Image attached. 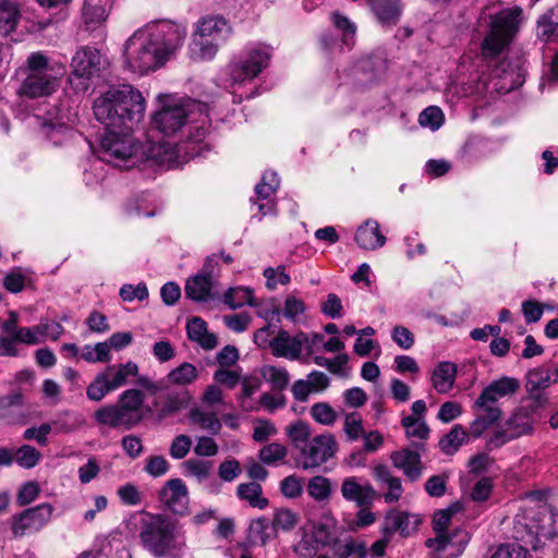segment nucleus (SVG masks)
Segmentation results:
<instances>
[{
	"label": "nucleus",
	"instance_id": "f257e3e1",
	"mask_svg": "<svg viewBox=\"0 0 558 558\" xmlns=\"http://www.w3.org/2000/svg\"><path fill=\"white\" fill-rule=\"evenodd\" d=\"M185 35L184 27L169 21L137 29L125 43L126 66L138 75L155 71L182 46Z\"/></svg>",
	"mask_w": 558,
	"mask_h": 558
},
{
	"label": "nucleus",
	"instance_id": "f03ea898",
	"mask_svg": "<svg viewBox=\"0 0 558 558\" xmlns=\"http://www.w3.org/2000/svg\"><path fill=\"white\" fill-rule=\"evenodd\" d=\"M153 128L166 137L187 130L190 144H202L210 120L207 106L193 99L167 100L151 118Z\"/></svg>",
	"mask_w": 558,
	"mask_h": 558
},
{
	"label": "nucleus",
	"instance_id": "7ed1b4c3",
	"mask_svg": "<svg viewBox=\"0 0 558 558\" xmlns=\"http://www.w3.org/2000/svg\"><path fill=\"white\" fill-rule=\"evenodd\" d=\"M146 102L140 90L122 84L100 94L93 105L94 116L107 130L131 131L144 117Z\"/></svg>",
	"mask_w": 558,
	"mask_h": 558
},
{
	"label": "nucleus",
	"instance_id": "20e7f679",
	"mask_svg": "<svg viewBox=\"0 0 558 558\" xmlns=\"http://www.w3.org/2000/svg\"><path fill=\"white\" fill-rule=\"evenodd\" d=\"M558 511L542 498L538 492L527 494L515 514V538L537 548L544 541L557 535Z\"/></svg>",
	"mask_w": 558,
	"mask_h": 558
},
{
	"label": "nucleus",
	"instance_id": "39448f33",
	"mask_svg": "<svg viewBox=\"0 0 558 558\" xmlns=\"http://www.w3.org/2000/svg\"><path fill=\"white\" fill-rule=\"evenodd\" d=\"M138 537L143 548L155 558H182L186 549L183 525L166 514L147 513Z\"/></svg>",
	"mask_w": 558,
	"mask_h": 558
},
{
	"label": "nucleus",
	"instance_id": "423d86ee",
	"mask_svg": "<svg viewBox=\"0 0 558 558\" xmlns=\"http://www.w3.org/2000/svg\"><path fill=\"white\" fill-rule=\"evenodd\" d=\"M64 72L62 63L51 62L41 52H33L15 73L20 83L16 92L29 99L51 96L59 88Z\"/></svg>",
	"mask_w": 558,
	"mask_h": 558
},
{
	"label": "nucleus",
	"instance_id": "0eeeda50",
	"mask_svg": "<svg viewBox=\"0 0 558 558\" xmlns=\"http://www.w3.org/2000/svg\"><path fill=\"white\" fill-rule=\"evenodd\" d=\"M522 21V9L514 7L502 10L490 17L489 32L482 43L485 58L498 56L512 40Z\"/></svg>",
	"mask_w": 558,
	"mask_h": 558
},
{
	"label": "nucleus",
	"instance_id": "6e6552de",
	"mask_svg": "<svg viewBox=\"0 0 558 558\" xmlns=\"http://www.w3.org/2000/svg\"><path fill=\"white\" fill-rule=\"evenodd\" d=\"M126 131L108 130L100 141L99 158L118 168L138 165V143Z\"/></svg>",
	"mask_w": 558,
	"mask_h": 558
},
{
	"label": "nucleus",
	"instance_id": "1a4fd4ad",
	"mask_svg": "<svg viewBox=\"0 0 558 558\" xmlns=\"http://www.w3.org/2000/svg\"><path fill=\"white\" fill-rule=\"evenodd\" d=\"M138 371V365L132 361L108 366L105 371L98 373L87 386L86 396L88 400L101 401L108 393L126 385L129 377L137 376Z\"/></svg>",
	"mask_w": 558,
	"mask_h": 558
},
{
	"label": "nucleus",
	"instance_id": "9d476101",
	"mask_svg": "<svg viewBox=\"0 0 558 558\" xmlns=\"http://www.w3.org/2000/svg\"><path fill=\"white\" fill-rule=\"evenodd\" d=\"M107 64V59L98 49L88 46L81 47L71 60L70 83L75 86V89L85 92L89 82L100 76Z\"/></svg>",
	"mask_w": 558,
	"mask_h": 558
},
{
	"label": "nucleus",
	"instance_id": "9b49d317",
	"mask_svg": "<svg viewBox=\"0 0 558 558\" xmlns=\"http://www.w3.org/2000/svg\"><path fill=\"white\" fill-rule=\"evenodd\" d=\"M539 408L535 403L517 408L504 426L494 432L487 447L489 449L499 448L513 439L532 434L536 422L534 413Z\"/></svg>",
	"mask_w": 558,
	"mask_h": 558
},
{
	"label": "nucleus",
	"instance_id": "f8f14e48",
	"mask_svg": "<svg viewBox=\"0 0 558 558\" xmlns=\"http://www.w3.org/2000/svg\"><path fill=\"white\" fill-rule=\"evenodd\" d=\"M337 451L338 442L335 436L324 433L303 445L298 463L303 470L316 469L333 458Z\"/></svg>",
	"mask_w": 558,
	"mask_h": 558
},
{
	"label": "nucleus",
	"instance_id": "ddd939ff",
	"mask_svg": "<svg viewBox=\"0 0 558 558\" xmlns=\"http://www.w3.org/2000/svg\"><path fill=\"white\" fill-rule=\"evenodd\" d=\"M270 54L266 49H251L246 56L228 66V76L231 84H241L256 77L267 65Z\"/></svg>",
	"mask_w": 558,
	"mask_h": 558
},
{
	"label": "nucleus",
	"instance_id": "4468645a",
	"mask_svg": "<svg viewBox=\"0 0 558 558\" xmlns=\"http://www.w3.org/2000/svg\"><path fill=\"white\" fill-rule=\"evenodd\" d=\"M52 512L50 504H40L15 514L11 524L13 535L22 537L40 531L51 520Z\"/></svg>",
	"mask_w": 558,
	"mask_h": 558
},
{
	"label": "nucleus",
	"instance_id": "2eb2a0df",
	"mask_svg": "<svg viewBox=\"0 0 558 558\" xmlns=\"http://www.w3.org/2000/svg\"><path fill=\"white\" fill-rule=\"evenodd\" d=\"M216 267V259L214 257H208L204 263L201 272L186 280L184 288L186 298L197 302H205L211 299Z\"/></svg>",
	"mask_w": 558,
	"mask_h": 558
},
{
	"label": "nucleus",
	"instance_id": "dca6fc26",
	"mask_svg": "<svg viewBox=\"0 0 558 558\" xmlns=\"http://www.w3.org/2000/svg\"><path fill=\"white\" fill-rule=\"evenodd\" d=\"M424 450V444L415 442L412 448H402L391 452V463L396 469L400 470L409 481L415 482L423 473L421 452Z\"/></svg>",
	"mask_w": 558,
	"mask_h": 558
},
{
	"label": "nucleus",
	"instance_id": "f3484780",
	"mask_svg": "<svg viewBox=\"0 0 558 558\" xmlns=\"http://www.w3.org/2000/svg\"><path fill=\"white\" fill-rule=\"evenodd\" d=\"M331 542V532L328 525L319 523L312 531L304 532L301 539L294 545V553L302 558H313L318 551Z\"/></svg>",
	"mask_w": 558,
	"mask_h": 558
},
{
	"label": "nucleus",
	"instance_id": "a211bd4d",
	"mask_svg": "<svg viewBox=\"0 0 558 558\" xmlns=\"http://www.w3.org/2000/svg\"><path fill=\"white\" fill-rule=\"evenodd\" d=\"M158 499L165 508L175 514H184L189 506V490L181 478L166 482L158 493Z\"/></svg>",
	"mask_w": 558,
	"mask_h": 558
},
{
	"label": "nucleus",
	"instance_id": "6ab92c4d",
	"mask_svg": "<svg viewBox=\"0 0 558 558\" xmlns=\"http://www.w3.org/2000/svg\"><path fill=\"white\" fill-rule=\"evenodd\" d=\"M153 161L159 166L174 167L180 162L178 160V151L168 142L138 143V163Z\"/></svg>",
	"mask_w": 558,
	"mask_h": 558
},
{
	"label": "nucleus",
	"instance_id": "aec40b11",
	"mask_svg": "<svg viewBox=\"0 0 558 558\" xmlns=\"http://www.w3.org/2000/svg\"><path fill=\"white\" fill-rule=\"evenodd\" d=\"M340 493L344 500L359 508L369 507L376 496L374 487L362 477L348 476L342 480Z\"/></svg>",
	"mask_w": 558,
	"mask_h": 558
},
{
	"label": "nucleus",
	"instance_id": "412c9836",
	"mask_svg": "<svg viewBox=\"0 0 558 558\" xmlns=\"http://www.w3.org/2000/svg\"><path fill=\"white\" fill-rule=\"evenodd\" d=\"M305 341V332L300 331L291 335L289 331L281 329L271 338L270 350L274 356L295 361L301 356Z\"/></svg>",
	"mask_w": 558,
	"mask_h": 558
},
{
	"label": "nucleus",
	"instance_id": "4be33fe9",
	"mask_svg": "<svg viewBox=\"0 0 558 558\" xmlns=\"http://www.w3.org/2000/svg\"><path fill=\"white\" fill-rule=\"evenodd\" d=\"M469 542V534L462 529H454L451 532H442L433 538L426 539L425 544L428 548L437 553L451 550V556L460 555Z\"/></svg>",
	"mask_w": 558,
	"mask_h": 558
},
{
	"label": "nucleus",
	"instance_id": "5701e85b",
	"mask_svg": "<svg viewBox=\"0 0 558 558\" xmlns=\"http://www.w3.org/2000/svg\"><path fill=\"white\" fill-rule=\"evenodd\" d=\"M520 387L517 378L504 376L492 381L476 399V407L495 405L504 397L514 395Z\"/></svg>",
	"mask_w": 558,
	"mask_h": 558
},
{
	"label": "nucleus",
	"instance_id": "b1692460",
	"mask_svg": "<svg viewBox=\"0 0 558 558\" xmlns=\"http://www.w3.org/2000/svg\"><path fill=\"white\" fill-rule=\"evenodd\" d=\"M557 378H553V372L546 367H536L531 369L526 375L525 389L533 403L544 407L547 399L543 395V390L556 383Z\"/></svg>",
	"mask_w": 558,
	"mask_h": 558
},
{
	"label": "nucleus",
	"instance_id": "393cba45",
	"mask_svg": "<svg viewBox=\"0 0 558 558\" xmlns=\"http://www.w3.org/2000/svg\"><path fill=\"white\" fill-rule=\"evenodd\" d=\"M372 475L380 487L385 488L383 497L387 504L398 502L403 494L401 480L392 474L385 464H376L372 469Z\"/></svg>",
	"mask_w": 558,
	"mask_h": 558
},
{
	"label": "nucleus",
	"instance_id": "a878e982",
	"mask_svg": "<svg viewBox=\"0 0 558 558\" xmlns=\"http://www.w3.org/2000/svg\"><path fill=\"white\" fill-rule=\"evenodd\" d=\"M230 34L228 22L221 16H205L196 24L195 36L222 43Z\"/></svg>",
	"mask_w": 558,
	"mask_h": 558
},
{
	"label": "nucleus",
	"instance_id": "bb28decb",
	"mask_svg": "<svg viewBox=\"0 0 558 558\" xmlns=\"http://www.w3.org/2000/svg\"><path fill=\"white\" fill-rule=\"evenodd\" d=\"M94 418L98 425L113 429L129 430L134 427L130 417L124 414L117 403L99 408L95 411Z\"/></svg>",
	"mask_w": 558,
	"mask_h": 558
},
{
	"label": "nucleus",
	"instance_id": "cd10ccee",
	"mask_svg": "<svg viewBox=\"0 0 558 558\" xmlns=\"http://www.w3.org/2000/svg\"><path fill=\"white\" fill-rule=\"evenodd\" d=\"M355 242L363 250L375 251L385 245L386 236L381 234L379 223L376 220L368 219L357 228Z\"/></svg>",
	"mask_w": 558,
	"mask_h": 558
},
{
	"label": "nucleus",
	"instance_id": "c85d7f7f",
	"mask_svg": "<svg viewBox=\"0 0 558 558\" xmlns=\"http://www.w3.org/2000/svg\"><path fill=\"white\" fill-rule=\"evenodd\" d=\"M145 401V395L143 391L132 388L124 390L120 396L117 404L130 417V421L134 426L138 425L143 420L141 409Z\"/></svg>",
	"mask_w": 558,
	"mask_h": 558
},
{
	"label": "nucleus",
	"instance_id": "c756f323",
	"mask_svg": "<svg viewBox=\"0 0 558 558\" xmlns=\"http://www.w3.org/2000/svg\"><path fill=\"white\" fill-rule=\"evenodd\" d=\"M473 410L482 411L470 423V437L480 438L483 434L490 428L500 417L501 410L496 405L476 407V401L473 404Z\"/></svg>",
	"mask_w": 558,
	"mask_h": 558
},
{
	"label": "nucleus",
	"instance_id": "7c9ffc66",
	"mask_svg": "<svg viewBox=\"0 0 558 558\" xmlns=\"http://www.w3.org/2000/svg\"><path fill=\"white\" fill-rule=\"evenodd\" d=\"M421 524V519L416 514L391 511L385 519V529L390 533L399 532L403 536L410 535Z\"/></svg>",
	"mask_w": 558,
	"mask_h": 558
},
{
	"label": "nucleus",
	"instance_id": "2f4dec72",
	"mask_svg": "<svg viewBox=\"0 0 558 558\" xmlns=\"http://www.w3.org/2000/svg\"><path fill=\"white\" fill-rule=\"evenodd\" d=\"M457 365L451 362H440L436 365L432 373V385L438 393L449 392L456 381Z\"/></svg>",
	"mask_w": 558,
	"mask_h": 558
},
{
	"label": "nucleus",
	"instance_id": "473e14b6",
	"mask_svg": "<svg viewBox=\"0 0 558 558\" xmlns=\"http://www.w3.org/2000/svg\"><path fill=\"white\" fill-rule=\"evenodd\" d=\"M199 377L198 368L189 362L181 363L172 368L163 379L166 388L168 386L186 387L193 385Z\"/></svg>",
	"mask_w": 558,
	"mask_h": 558
},
{
	"label": "nucleus",
	"instance_id": "72a5a7b5",
	"mask_svg": "<svg viewBox=\"0 0 558 558\" xmlns=\"http://www.w3.org/2000/svg\"><path fill=\"white\" fill-rule=\"evenodd\" d=\"M371 8L383 25L396 24L402 13L400 0H368Z\"/></svg>",
	"mask_w": 558,
	"mask_h": 558
},
{
	"label": "nucleus",
	"instance_id": "f704fd0d",
	"mask_svg": "<svg viewBox=\"0 0 558 558\" xmlns=\"http://www.w3.org/2000/svg\"><path fill=\"white\" fill-rule=\"evenodd\" d=\"M113 0H84L82 16L86 25L96 26L106 21Z\"/></svg>",
	"mask_w": 558,
	"mask_h": 558
},
{
	"label": "nucleus",
	"instance_id": "c9c22d12",
	"mask_svg": "<svg viewBox=\"0 0 558 558\" xmlns=\"http://www.w3.org/2000/svg\"><path fill=\"white\" fill-rule=\"evenodd\" d=\"M186 332L190 340L197 342L205 350L217 347V338L207 331L206 323L199 317H193L186 324Z\"/></svg>",
	"mask_w": 558,
	"mask_h": 558
},
{
	"label": "nucleus",
	"instance_id": "e433bc0d",
	"mask_svg": "<svg viewBox=\"0 0 558 558\" xmlns=\"http://www.w3.org/2000/svg\"><path fill=\"white\" fill-rule=\"evenodd\" d=\"M28 330L31 332L29 339L33 340L25 342L26 345L39 344L48 338L56 341L64 331L61 324L56 322H40L38 325L28 327Z\"/></svg>",
	"mask_w": 558,
	"mask_h": 558
},
{
	"label": "nucleus",
	"instance_id": "4c0bfd02",
	"mask_svg": "<svg viewBox=\"0 0 558 558\" xmlns=\"http://www.w3.org/2000/svg\"><path fill=\"white\" fill-rule=\"evenodd\" d=\"M470 435L461 424H456L452 428L439 440V449L447 456L454 454L462 445H464Z\"/></svg>",
	"mask_w": 558,
	"mask_h": 558
},
{
	"label": "nucleus",
	"instance_id": "58836bf2",
	"mask_svg": "<svg viewBox=\"0 0 558 558\" xmlns=\"http://www.w3.org/2000/svg\"><path fill=\"white\" fill-rule=\"evenodd\" d=\"M191 424L197 425L201 429L207 430L211 435H217L221 429V423L216 413L207 412L198 407H194L189 412Z\"/></svg>",
	"mask_w": 558,
	"mask_h": 558
},
{
	"label": "nucleus",
	"instance_id": "ea45409f",
	"mask_svg": "<svg viewBox=\"0 0 558 558\" xmlns=\"http://www.w3.org/2000/svg\"><path fill=\"white\" fill-rule=\"evenodd\" d=\"M220 44L193 35V40L189 47L190 57L195 61L211 60L216 56Z\"/></svg>",
	"mask_w": 558,
	"mask_h": 558
},
{
	"label": "nucleus",
	"instance_id": "a19ab883",
	"mask_svg": "<svg viewBox=\"0 0 558 558\" xmlns=\"http://www.w3.org/2000/svg\"><path fill=\"white\" fill-rule=\"evenodd\" d=\"M239 499L247 501L251 507L265 509L268 506V499L263 497V488L256 482L242 483L236 488Z\"/></svg>",
	"mask_w": 558,
	"mask_h": 558
},
{
	"label": "nucleus",
	"instance_id": "79ce46f5",
	"mask_svg": "<svg viewBox=\"0 0 558 558\" xmlns=\"http://www.w3.org/2000/svg\"><path fill=\"white\" fill-rule=\"evenodd\" d=\"M558 5L549 9L537 21V37L543 41H554L558 37Z\"/></svg>",
	"mask_w": 558,
	"mask_h": 558
},
{
	"label": "nucleus",
	"instance_id": "37998d69",
	"mask_svg": "<svg viewBox=\"0 0 558 558\" xmlns=\"http://www.w3.org/2000/svg\"><path fill=\"white\" fill-rule=\"evenodd\" d=\"M191 398L187 390L168 393L159 408V415L161 417L174 415L189 405Z\"/></svg>",
	"mask_w": 558,
	"mask_h": 558
},
{
	"label": "nucleus",
	"instance_id": "c03bdc74",
	"mask_svg": "<svg viewBox=\"0 0 558 558\" xmlns=\"http://www.w3.org/2000/svg\"><path fill=\"white\" fill-rule=\"evenodd\" d=\"M20 12L15 0H0V34L8 35L16 26Z\"/></svg>",
	"mask_w": 558,
	"mask_h": 558
},
{
	"label": "nucleus",
	"instance_id": "a18cd8bd",
	"mask_svg": "<svg viewBox=\"0 0 558 558\" xmlns=\"http://www.w3.org/2000/svg\"><path fill=\"white\" fill-rule=\"evenodd\" d=\"M307 494L316 501L328 500L331 496V482L323 475L313 476L306 487Z\"/></svg>",
	"mask_w": 558,
	"mask_h": 558
},
{
	"label": "nucleus",
	"instance_id": "49530a36",
	"mask_svg": "<svg viewBox=\"0 0 558 558\" xmlns=\"http://www.w3.org/2000/svg\"><path fill=\"white\" fill-rule=\"evenodd\" d=\"M183 473L194 477L198 483L206 481L211 473L213 464L209 461L189 459L182 463Z\"/></svg>",
	"mask_w": 558,
	"mask_h": 558
},
{
	"label": "nucleus",
	"instance_id": "de8ad7c7",
	"mask_svg": "<svg viewBox=\"0 0 558 558\" xmlns=\"http://www.w3.org/2000/svg\"><path fill=\"white\" fill-rule=\"evenodd\" d=\"M286 434L290 438L294 448L301 451V448L306 444L311 436V427L303 421H295L286 428Z\"/></svg>",
	"mask_w": 558,
	"mask_h": 558
},
{
	"label": "nucleus",
	"instance_id": "09e8293b",
	"mask_svg": "<svg viewBox=\"0 0 558 558\" xmlns=\"http://www.w3.org/2000/svg\"><path fill=\"white\" fill-rule=\"evenodd\" d=\"M401 425L403 426L408 438L424 440L429 435V427L426 422L414 415L404 416L401 420Z\"/></svg>",
	"mask_w": 558,
	"mask_h": 558
},
{
	"label": "nucleus",
	"instance_id": "8fccbe9b",
	"mask_svg": "<svg viewBox=\"0 0 558 558\" xmlns=\"http://www.w3.org/2000/svg\"><path fill=\"white\" fill-rule=\"evenodd\" d=\"M262 375L277 390H283L290 381V375L283 367L266 365L262 368Z\"/></svg>",
	"mask_w": 558,
	"mask_h": 558
},
{
	"label": "nucleus",
	"instance_id": "3c124183",
	"mask_svg": "<svg viewBox=\"0 0 558 558\" xmlns=\"http://www.w3.org/2000/svg\"><path fill=\"white\" fill-rule=\"evenodd\" d=\"M225 303L230 308L253 305L252 290L245 287L230 288L225 294Z\"/></svg>",
	"mask_w": 558,
	"mask_h": 558
},
{
	"label": "nucleus",
	"instance_id": "603ef678",
	"mask_svg": "<svg viewBox=\"0 0 558 558\" xmlns=\"http://www.w3.org/2000/svg\"><path fill=\"white\" fill-rule=\"evenodd\" d=\"M288 454V449L279 442H271L264 446L259 452L258 458L262 463L271 465L282 461Z\"/></svg>",
	"mask_w": 558,
	"mask_h": 558
},
{
	"label": "nucleus",
	"instance_id": "864d4df0",
	"mask_svg": "<svg viewBox=\"0 0 558 558\" xmlns=\"http://www.w3.org/2000/svg\"><path fill=\"white\" fill-rule=\"evenodd\" d=\"M14 461L22 468H34L40 460L41 453L29 445H24L13 453Z\"/></svg>",
	"mask_w": 558,
	"mask_h": 558
},
{
	"label": "nucleus",
	"instance_id": "5fc2aeb1",
	"mask_svg": "<svg viewBox=\"0 0 558 558\" xmlns=\"http://www.w3.org/2000/svg\"><path fill=\"white\" fill-rule=\"evenodd\" d=\"M19 314L14 311L9 312L8 319L4 320L1 325V331L4 333H15L22 343L29 342L31 332L28 327H20L19 326Z\"/></svg>",
	"mask_w": 558,
	"mask_h": 558
},
{
	"label": "nucleus",
	"instance_id": "6e6d98bb",
	"mask_svg": "<svg viewBox=\"0 0 558 558\" xmlns=\"http://www.w3.org/2000/svg\"><path fill=\"white\" fill-rule=\"evenodd\" d=\"M117 496L123 505L130 507L140 506L144 498L143 493L132 483L121 485L117 489Z\"/></svg>",
	"mask_w": 558,
	"mask_h": 558
},
{
	"label": "nucleus",
	"instance_id": "4d7b16f0",
	"mask_svg": "<svg viewBox=\"0 0 558 558\" xmlns=\"http://www.w3.org/2000/svg\"><path fill=\"white\" fill-rule=\"evenodd\" d=\"M279 179L276 172L266 171L263 174L260 182L255 187V193L258 198L267 199L269 198L278 189Z\"/></svg>",
	"mask_w": 558,
	"mask_h": 558
},
{
	"label": "nucleus",
	"instance_id": "13d9d810",
	"mask_svg": "<svg viewBox=\"0 0 558 558\" xmlns=\"http://www.w3.org/2000/svg\"><path fill=\"white\" fill-rule=\"evenodd\" d=\"M311 415L317 423L332 425L337 420L336 411L327 402H317L311 407Z\"/></svg>",
	"mask_w": 558,
	"mask_h": 558
},
{
	"label": "nucleus",
	"instance_id": "bf43d9fd",
	"mask_svg": "<svg viewBox=\"0 0 558 558\" xmlns=\"http://www.w3.org/2000/svg\"><path fill=\"white\" fill-rule=\"evenodd\" d=\"M343 432L349 440H356L365 434L363 421L359 413L352 412L345 414Z\"/></svg>",
	"mask_w": 558,
	"mask_h": 558
},
{
	"label": "nucleus",
	"instance_id": "052dcab7",
	"mask_svg": "<svg viewBox=\"0 0 558 558\" xmlns=\"http://www.w3.org/2000/svg\"><path fill=\"white\" fill-rule=\"evenodd\" d=\"M331 21L335 27L342 33L343 43L349 45L356 32L354 23L339 12H333L331 14Z\"/></svg>",
	"mask_w": 558,
	"mask_h": 558
},
{
	"label": "nucleus",
	"instance_id": "680f3d73",
	"mask_svg": "<svg viewBox=\"0 0 558 558\" xmlns=\"http://www.w3.org/2000/svg\"><path fill=\"white\" fill-rule=\"evenodd\" d=\"M418 122L422 126L436 131L444 122L442 111L438 107H428L421 112Z\"/></svg>",
	"mask_w": 558,
	"mask_h": 558
},
{
	"label": "nucleus",
	"instance_id": "e2e57ef3",
	"mask_svg": "<svg viewBox=\"0 0 558 558\" xmlns=\"http://www.w3.org/2000/svg\"><path fill=\"white\" fill-rule=\"evenodd\" d=\"M320 311L329 318H340L343 315L341 299L336 293L327 294L326 299L320 303Z\"/></svg>",
	"mask_w": 558,
	"mask_h": 558
},
{
	"label": "nucleus",
	"instance_id": "0e129e2a",
	"mask_svg": "<svg viewBox=\"0 0 558 558\" xmlns=\"http://www.w3.org/2000/svg\"><path fill=\"white\" fill-rule=\"evenodd\" d=\"M192 448V439L186 435L175 436L170 445L169 453L174 460H181L185 458Z\"/></svg>",
	"mask_w": 558,
	"mask_h": 558
},
{
	"label": "nucleus",
	"instance_id": "69168bd1",
	"mask_svg": "<svg viewBox=\"0 0 558 558\" xmlns=\"http://www.w3.org/2000/svg\"><path fill=\"white\" fill-rule=\"evenodd\" d=\"M264 277L266 278V286L270 290H274L278 284L286 286L291 280L283 266L266 268L264 270Z\"/></svg>",
	"mask_w": 558,
	"mask_h": 558
},
{
	"label": "nucleus",
	"instance_id": "338daca9",
	"mask_svg": "<svg viewBox=\"0 0 558 558\" xmlns=\"http://www.w3.org/2000/svg\"><path fill=\"white\" fill-rule=\"evenodd\" d=\"M281 494L290 499L298 498L303 493L302 480L296 475H289L280 482Z\"/></svg>",
	"mask_w": 558,
	"mask_h": 558
},
{
	"label": "nucleus",
	"instance_id": "774afa93",
	"mask_svg": "<svg viewBox=\"0 0 558 558\" xmlns=\"http://www.w3.org/2000/svg\"><path fill=\"white\" fill-rule=\"evenodd\" d=\"M305 311V304L304 302L296 298L295 295H288L284 301L283 306V316L291 320V322H298L300 315H302Z\"/></svg>",
	"mask_w": 558,
	"mask_h": 558
}]
</instances>
